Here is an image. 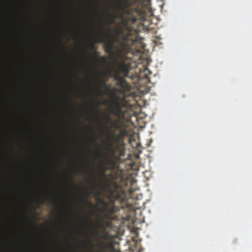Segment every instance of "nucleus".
I'll return each mask as SVG.
<instances>
[{"label": "nucleus", "instance_id": "21", "mask_svg": "<svg viewBox=\"0 0 252 252\" xmlns=\"http://www.w3.org/2000/svg\"><path fill=\"white\" fill-rule=\"evenodd\" d=\"M113 139H114V140L115 141H117V140H116V139H115V137H113Z\"/></svg>", "mask_w": 252, "mask_h": 252}, {"label": "nucleus", "instance_id": "3", "mask_svg": "<svg viewBox=\"0 0 252 252\" xmlns=\"http://www.w3.org/2000/svg\"><path fill=\"white\" fill-rule=\"evenodd\" d=\"M119 177V174L117 172L112 171L107 174V179L105 178L102 182H100L102 190L106 193V196L108 199V201H105L100 199V202L103 206V217L106 220H115L112 215L118 212L120 208L116 206L114 203L118 201L122 204L126 198L125 190L115 181Z\"/></svg>", "mask_w": 252, "mask_h": 252}, {"label": "nucleus", "instance_id": "2", "mask_svg": "<svg viewBox=\"0 0 252 252\" xmlns=\"http://www.w3.org/2000/svg\"><path fill=\"white\" fill-rule=\"evenodd\" d=\"M117 43L112 36L104 42V47L106 53L111 57H114V63L116 68L113 75L114 80L117 81L116 85L118 87L115 91L123 94L130 91V86L126 81L122 75L125 77H129V72L131 69V60L133 56L140 53V49L136 48L132 51L131 47L126 46H117Z\"/></svg>", "mask_w": 252, "mask_h": 252}, {"label": "nucleus", "instance_id": "16", "mask_svg": "<svg viewBox=\"0 0 252 252\" xmlns=\"http://www.w3.org/2000/svg\"><path fill=\"white\" fill-rule=\"evenodd\" d=\"M108 234L107 233H106V232L104 233V235H103V237L104 238H107L108 237Z\"/></svg>", "mask_w": 252, "mask_h": 252}, {"label": "nucleus", "instance_id": "5", "mask_svg": "<svg viewBox=\"0 0 252 252\" xmlns=\"http://www.w3.org/2000/svg\"><path fill=\"white\" fill-rule=\"evenodd\" d=\"M119 98L116 97L112 101L113 105L110 106V113L115 116L120 117L121 116L124 115V112L122 109L121 104L119 101Z\"/></svg>", "mask_w": 252, "mask_h": 252}, {"label": "nucleus", "instance_id": "7", "mask_svg": "<svg viewBox=\"0 0 252 252\" xmlns=\"http://www.w3.org/2000/svg\"><path fill=\"white\" fill-rule=\"evenodd\" d=\"M110 170V168L106 165H102L100 167V182H102L105 178H106L107 174L105 173L106 171Z\"/></svg>", "mask_w": 252, "mask_h": 252}, {"label": "nucleus", "instance_id": "19", "mask_svg": "<svg viewBox=\"0 0 252 252\" xmlns=\"http://www.w3.org/2000/svg\"><path fill=\"white\" fill-rule=\"evenodd\" d=\"M40 202H41L42 204L44 203V199H41V200H40Z\"/></svg>", "mask_w": 252, "mask_h": 252}, {"label": "nucleus", "instance_id": "11", "mask_svg": "<svg viewBox=\"0 0 252 252\" xmlns=\"http://www.w3.org/2000/svg\"><path fill=\"white\" fill-rule=\"evenodd\" d=\"M104 120L105 121V127L107 126L106 123H111L113 121L111 118L110 117V116L108 114L105 115L104 117Z\"/></svg>", "mask_w": 252, "mask_h": 252}, {"label": "nucleus", "instance_id": "13", "mask_svg": "<svg viewBox=\"0 0 252 252\" xmlns=\"http://www.w3.org/2000/svg\"><path fill=\"white\" fill-rule=\"evenodd\" d=\"M86 220V222L88 224H90L91 225H92L93 226H94V223L93 221L91 220L90 216L87 217Z\"/></svg>", "mask_w": 252, "mask_h": 252}, {"label": "nucleus", "instance_id": "22", "mask_svg": "<svg viewBox=\"0 0 252 252\" xmlns=\"http://www.w3.org/2000/svg\"><path fill=\"white\" fill-rule=\"evenodd\" d=\"M106 136H107V137L108 138H110V135H109L107 134Z\"/></svg>", "mask_w": 252, "mask_h": 252}, {"label": "nucleus", "instance_id": "15", "mask_svg": "<svg viewBox=\"0 0 252 252\" xmlns=\"http://www.w3.org/2000/svg\"><path fill=\"white\" fill-rule=\"evenodd\" d=\"M69 182H70V183H71L73 186H74V185H74V181H73V179H72V178L69 177Z\"/></svg>", "mask_w": 252, "mask_h": 252}, {"label": "nucleus", "instance_id": "14", "mask_svg": "<svg viewBox=\"0 0 252 252\" xmlns=\"http://www.w3.org/2000/svg\"><path fill=\"white\" fill-rule=\"evenodd\" d=\"M83 202L86 205L88 206H93V203L91 201H89L87 198L83 200Z\"/></svg>", "mask_w": 252, "mask_h": 252}, {"label": "nucleus", "instance_id": "12", "mask_svg": "<svg viewBox=\"0 0 252 252\" xmlns=\"http://www.w3.org/2000/svg\"><path fill=\"white\" fill-rule=\"evenodd\" d=\"M107 60L106 56H100L99 57V62L103 64H105Z\"/></svg>", "mask_w": 252, "mask_h": 252}, {"label": "nucleus", "instance_id": "24", "mask_svg": "<svg viewBox=\"0 0 252 252\" xmlns=\"http://www.w3.org/2000/svg\"><path fill=\"white\" fill-rule=\"evenodd\" d=\"M106 102H107V101H105V103H104L106 104Z\"/></svg>", "mask_w": 252, "mask_h": 252}, {"label": "nucleus", "instance_id": "23", "mask_svg": "<svg viewBox=\"0 0 252 252\" xmlns=\"http://www.w3.org/2000/svg\"><path fill=\"white\" fill-rule=\"evenodd\" d=\"M91 244H92L93 247H94V245L92 243H91Z\"/></svg>", "mask_w": 252, "mask_h": 252}, {"label": "nucleus", "instance_id": "20", "mask_svg": "<svg viewBox=\"0 0 252 252\" xmlns=\"http://www.w3.org/2000/svg\"><path fill=\"white\" fill-rule=\"evenodd\" d=\"M86 191V192H87V197L89 195V193L88 192V191L87 190Z\"/></svg>", "mask_w": 252, "mask_h": 252}, {"label": "nucleus", "instance_id": "18", "mask_svg": "<svg viewBox=\"0 0 252 252\" xmlns=\"http://www.w3.org/2000/svg\"><path fill=\"white\" fill-rule=\"evenodd\" d=\"M130 0V1H131V2H132L131 6H132L133 5H134V4L135 2H134L133 0Z\"/></svg>", "mask_w": 252, "mask_h": 252}, {"label": "nucleus", "instance_id": "9", "mask_svg": "<svg viewBox=\"0 0 252 252\" xmlns=\"http://www.w3.org/2000/svg\"><path fill=\"white\" fill-rule=\"evenodd\" d=\"M96 246L99 248L96 252H106V245L103 242L99 241Z\"/></svg>", "mask_w": 252, "mask_h": 252}, {"label": "nucleus", "instance_id": "4", "mask_svg": "<svg viewBox=\"0 0 252 252\" xmlns=\"http://www.w3.org/2000/svg\"><path fill=\"white\" fill-rule=\"evenodd\" d=\"M108 145L109 147L108 150L109 152V157H107L106 158V164L110 168V170H113L118 160V158L115 156L116 152L118 147H114L113 143L112 142L109 143Z\"/></svg>", "mask_w": 252, "mask_h": 252}, {"label": "nucleus", "instance_id": "17", "mask_svg": "<svg viewBox=\"0 0 252 252\" xmlns=\"http://www.w3.org/2000/svg\"><path fill=\"white\" fill-rule=\"evenodd\" d=\"M94 55L95 57H96L98 55V53L96 51H94Z\"/></svg>", "mask_w": 252, "mask_h": 252}, {"label": "nucleus", "instance_id": "6", "mask_svg": "<svg viewBox=\"0 0 252 252\" xmlns=\"http://www.w3.org/2000/svg\"><path fill=\"white\" fill-rule=\"evenodd\" d=\"M111 75V73L109 71H107L102 75L101 79L100 80V86L102 87H105L106 86V83L108 81V77Z\"/></svg>", "mask_w": 252, "mask_h": 252}, {"label": "nucleus", "instance_id": "8", "mask_svg": "<svg viewBox=\"0 0 252 252\" xmlns=\"http://www.w3.org/2000/svg\"><path fill=\"white\" fill-rule=\"evenodd\" d=\"M111 126L108 127L106 126V128L111 133L114 135L113 131L111 130V128L114 129H120L121 128V126L117 123L116 122L112 121L111 123Z\"/></svg>", "mask_w": 252, "mask_h": 252}, {"label": "nucleus", "instance_id": "1", "mask_svg": "<svg viewBox=\"0 0 252 252\" xmlns=\"http://www.w3.org/2000/svg\"><path fill=\"white\" fill-rule=\"evenodd\" d=\"M132 2L130 0H119L117 1L116 13L114 14L110 20L107 22L108 25L115 24L116 19L121 20V23L124 27H119L114 32L113 37L120 46L131 47L132 51L136 48L142 50L145 48V44L141 42H138L137 38L136 30L131 26L137 19L143 18L145 11L140 7L130 8Z\"/></svg>", "mask_w": 252, "mask_h": 252}, {"label": "nucleus", "instance_id": "10", "mask_svg": "<svg viewBox=\"0 0 252 252\" xmlns=\"http://www.w3.org/2000/svg\"><path fill=\"white\" fill-rule=\"evenodd\" d=\"M103 42V39L102 38L101 35H98V37L96 39V40L91 44V48L95 50L96 49V48H95V43L96 42Z\"/></svg>", "mask_w": 252, "mask_h": 252}]
</instances>
